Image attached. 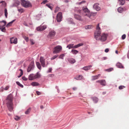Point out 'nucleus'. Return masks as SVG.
Listing matches in <instances>:
<instances>
[{"instance_id":"a878e982","label":"nucleus","mask_w":129,"mask_h":129,"mask_svg":"<svg viewBox=\"0 0 129 129\" xmlns=\"http://www.w3.org/2000/svg\"><path fill=\"white\" fill-rule=\"evenodd\" d=\"M116 66L117 67L119 68H123V66L122 64L120 63H118L116 64Z\"/></svg>"},{"instance_id":"412c9836","label":"nucleus","mask_w":129,"mask_h":129,"mask_svg":"<svg viewBox=\"0 0 129 129\" xmlns=\"http://www.w3.org/2000/svg\"><path fill=\"white\" fill-rule=\"evenodd\" d=\"M28 79L29 80H32L35 79L34 78V74H30L29 76Z\"/></svg>"},{"instance_id":"7ed1b4c3","label":"nucleus","mask_w":129,"mask_h":129,"mask_svg":"<svg viewBox=\"0 0 129 129\" xmlns=\"http://www.w3.org/2000/svg\"><path fill=\"white\" fill-rule=\"evenodd\" d=\"M82 11L84 12L83 14L84 16H86L92 20L94 19V16L96 14L90 13L87 8H83Z\"/></svg>"},{"instance_id":"6e6552de","label":"nucleus","mask_w":129,"mask_h":129,"mask_svg":"<svg viewBox=\"0 0 129 129\" xmlns=\"http://www.w3.org/2000/svg\"><path fill=\"white\" fill-rule=\"evenodd\" d=\"M62 18V13L61 12H59L57 14V21L59 22L61 20Z\"/></svg>"},{"instance_id":"b1692460","label":"nucleus","mask_w":129,"mask_h":129,"mask_svg":"<svg viewBox=\"0 0 129 129\" xmlns=\"http://www.w3.org/2000/svg\"><path fill=\"white\" fill-rule=\"evenodd\" d=\"M31 84L32 86H36L39 85V83L36 82H34L32 83Z\"/></svg>"},{"instance_id":"69168bd1","label":"nucleus","mask_w":129,"mask_h":129,"mask_svg":"<svg viewBox=\"0 0 129 129\" xmlns=\"http://www.w3.org/2000/svg\"><path fill=\"white\" fill-rule=\"evenodd\" d=\"M106 91L104 92H103V95L105 94H106Z\"/></svg>"},{"instance_id":"72a5a7b5","label":"nucleus","mask_w":129,"mask_h":129,"mask_svg":"<svg viewBox=\"0 0 129 129\" xmlns=\"http://www.w3.org/2000/svg\"><path fill=\"white\" fill-rule=\"evenodd\" d=\"M0 4H1L3 6V7H5L6 6V3L4 1L1 2Z\"/></svg>"},{"instance_id":"4be33fe9","label":"nucleus","mask_w":129,"mask_h":129,"mask_svg":"<svg viewBox=\"0 0 129 129\" xmlns=\"http://www.w3.org/2000/svg\"><path fill=\"white\" fill-rule=\"evenodd\" d=\"M91 99L95 103H97L98 101V99L96 97H92L91 98Z\"/></svg>"},{"instance_id":"338daca9","label":"nucleus","mask_w":129,"mask_h":129,"mask_svg":"<svg viewBox=\"0 0 129 129\" xmlns=\"http://www.w3.org/2000/svg\"><path fill=\"white\" fill-rule=\"evenodd\" d=\"M40 108L41 109H43V108L44 107L43 106H40Z\"/></svg>"},{"instance_id":"f3484780","label":"nucleus","mask_w":129,"mask_h":129,"mask_svg":"<svg viewBox=\"0 0 129 129\" xmlns=\"http://www.w3.org/2000/svg\"><path fill=\"white\" fill-rule=\"evenodd\" d=\"M74 16L75 18L76 19L80 21L82 20V19L81 18V17L80 15H78L75 14L74 15Z\"/></svg>"},{"instance_id":"2f4dec72","label":"nucleus","mask_w":129,"mask_h":129,"mask_svg":"<svg viewBox=\"0 0 129 129\" xmlns=\"http://www.w3.org/2000/svg\"><path fill=\"white\" fill-rule=\"evenodd\" d=\"M31 108H29L28 109L26 110L25 112V113L26 114H28L29 113L30 111H31Z\"/></svg>"},{"instance_id":"13d9d810","label":"nucleus","mask_w":129,"mask_h":129,"mask_svg":"<svg viewBox=\"0 0 129 129\" xmlns=\"http://www.w3.org/2000/svg\"><path fill=\"white\" fill-rule=\"evenodd\" d=\"M54 75L53 74H49L48 75V76L49 77H52L54 76Z\"/></svg>"},{"instance_id":"79ce46f5","label":"nucleus","mask_w":129,"mask_h":129,"mask_svg":"<svg viewBox=\"0 0 129 129\" xmlns=\"http://www.w3.org/2000/svg\"><path fill=\"white\" fill-rule=\"evenodd\" d=\"M9 86L7 85L4 88V90H7L9 89Z\"/></svg>"},{"instance_id":"9d476101","label":"nucleus","mask_w":129,"mask_h":129,"mask_svg":"<svg viewBox=\"0 0 129 129\" xmlns=\"http://www.w3.org/2000/svg\"><path fill=\"white\" fill-rule=\"evenodd\" d=\"M47 26L46 25H41L37 27V29L38 31H41L45 30Z\"/></svg>"},{"instance_id":"5fc2aeb1","label":"nucleus","mask_w":129,"mask_h":129,"mask_svg":"<svg viewBox=\"0 0 129 129\" xmlns=\"http://www.w3.org/2000/svg\"><path fill=\"white\" fill-rule=\"evenodd\" d=\"M125 37L126 35L125 34L123 35L122 36V39L123 40L125 38Z\"/></svg>"},{"instance_id":"473e14b6","label":"nucleus","mask_w":129,"mask_h":129,"mask_svg":"<svg viewBox=\"0 0 129 129\" xmlns=\"http://www.w3.org/2000/svg\"><path fill=\"white\" fill-rule=\"evenodd\" d=\"M4 13L5 17L6 18H7V15L8 14V13L7 12V11L6 9H5L4 10Z\"/></svg>"},{"instance_id":"20e7f679","label":"nucleus","mask_w":129,"mask_h":129,"mask_svg":"<svg viewBox=\"0 0 129 129\" xmlns=\"http://www.w3.org/2000/svg\"><path fill=\"white\" fill-rule=\"evenodd\" d=\"M21 0V4L25 8L29 7L31 6V4L29 2L26 1L24 0Z\"/></svg>"},{"instance_id":"c756f323","label":"nucleus","mask_w":129,"mask_h":129,"mask_svg":"<svg viewBox=\"0 0 129 129\" xmlns=\"http://www.w3.org/2000/svg\"><path fill=\"white\" fill-rule=\"evenodd\" d=\"M120 2V5H124L125 3V0H118Z\"/></svg>"},{"instance_id":"f257e3e1","label":"nucleus","mask_w":129,"mask_h":129,"mask_svg":"<svg viewBox=\"0 0 129 129\" xmlns=\"http://www.w3.org/2000/svg\"><path fill=\"white\" fill-rule=\"evenodd\" d=\"M96 29L94 33V38L96 40H100L102 42L105 41L107 39L108 35L106 34L103 33L101 35V28L99 23L97 25Z\"/></svg>"},{"instance_id":"1a4fd4ad","label":"nucleus","mask_w":129,"mask_h":129,"mask_svg":"<svg viewBox=\"0 0 129 129\" xmlns=\"http://www.w3.org/2000/svg\"><path fill=\"white\" fill-rule=\"evenodd\" d=\"M55 34L56 32L55 31L52 30L49 32L48 36L50 38L52 39L55 36Z\"/></svg>"},{"instance_id":"09e8293b","label":"nucleus","mask_w":129,"mask_h":129,"mask_svg":"<svg viewBox=\"0 0 129 129\" xmlns=\"http://www.w3.org/2000/svg\"><path fill=\"white\" fill-rule=\"evenodd\" d=\"M113 69L112 68H110L106 70V71H107L108 72H110L112 71L113 70Z\"/></svg>"},{"instance_id":"4d7b16f0","label":"nucleus","mask_w":129,"mask_h":129,"mask_svg":"<svg viewBox=\"0 0 129 129\" xmlns=\"http://www.w3.org/2000/svg\"><path fill=\"white\" fill-rule=\"evenodd\" d=\"M19 71H20V74L22 75L23 74V72L22 70L21 69L19 70Z\"/></svg>"},{"instance_id":"052dcab7","label":"nucleus","mask_w":129,"mask_h":129,"mask_svg":"<svg viewBox=\"0 0 129 129\" xmlns=\"http://www.w3.org/2000/svg\"><path fill=\"white\" fill-rule=\"evenodd\" d=\"M85 2V1H82L81 2L79 3V4H81L82 3H84Z\"/></svg>"},{"instance_id":"39448f33","label":"nucleus","mask_w":129,"mask_h":129,"mask_svg":"<svg viewBox=\"0 0 129 129\" xmlns=\"http://www.w3.org/2000/svg\"><path fill=\"white\" fill-rule=\"evenodd\" d=\"M83 45V44L82 43H81L78 44L74 46V44H71L67 46V48H68L69 49L73 48H78V47L82 46Z\"/></svg>"},{"instance_id":"680f3d73","label":"nucleus","mask_w":129,"mask_h":129,"mask_svg":"<svg viewBox=\"0 0 129 129\" xmlns=\"http://www.w3.org/2000/svg\"><path fill=\"white\" fill-rule=\"evenodd\" d=\"M23 25L26 26H28V25L27 24V23L26 22H24V23H23Z\"/></svg>"},{"instance_id":"7c9ffc66","label":"nucleus","mask_w":129,"mask_h":129,"mask_svg":"<svg viewBox=\"0 0 129 129\" xmlns=\"http://www.w3.org/2000/svg\"><path fill=\"white\" fill-rule=\"evenodd\" d=\"M67 20L69 23H72L73 22V19L70 18H68Z\"/></svg>"},{"instance_id":"603ef678","label":"nucleus","mask_w":129,"mask_h":129,"mask_svg":"<svg viewBox=\"0 0 129 129\" xmlns=\"http://www.w3.org/2000/svg\"><path fill=\"white\" fill-rule=\"evenodd\" d=\"M46 5L49 8L52 10V7L49 4H47Z\"/></svg>"},{"instance_id":"37998d69","label":"nucleus","mask_w":129,"mask_h":129,"mask_svg":"<svg viewBox=\"0 0 129 129\" xmlns=\"http://www.w3.org/2000/svg\"><path fill=\"white\" fill-rule=\"evenodd\" d=\"M64 54H62L60 55L59 56V58H60L63 59V57L64 56Z\"/></svg>"},{"instance_id":"bf43d9fd","label":"nucleus","mask_w":129,"mask_h":129,"mask_svg":"<svg viewBox=\"0 0 129 129\" xmlns=\"http://www.w3.org/2000/svg\"><path fill=\"white\" fill-rule=\"evenodd\" d=\"M109 51V49L108 48H107L105 49V52H106L107 53Z\"/></svg>"},{"instance_id":"a18cd8bd","label":"nucleus","mask_w":129,"mask_h":129,"mask_svg":"<svg viewBox=\"0 0 129 129\" xmlns=\"http://www.w3.org/2000/svg\"><path fill=\"white\" fill-rule=\"evenodd\" d=\"M30 41L32 45H33L35 44V43L34 42V41L33 39H30Z\"/></svg>"},{"instance_id":"dca6fc26","label":"nucleus","mask_w":129,"mask_h":129,"mask_svg":"<svg viewBox=\"0 0 129 129\" xmlns=\"http://www.w3.org/2000/svg\"><path fill=\"white\" fill-rule=\"evenodd\" d=\"M91 65H89L84 67L82 68V69L85 71H88L90 70L91 68Z\"/></svg>"},{"instance_id":"c85d7f7f","label":"nucleus","mask_w":129,"mask_h":129,"mask_svg":"<svg viewBox=\"0 0 129 129\" xmlns=\"http://www.w3.org/2000/svg\"><path fill=\"white\" fill-rule=\"evenodd\" d=\"M36 65L38 68L40 70L41 69V67L40 63L38 62H37L36 63Z\"/></svg>"},{"instance_id":"6ab92c4d","label":"nucleus","mask_w":129,"mask_h":129,"mask_svg":"<svg viewBox=\"0 0 129 129\" xmlns=\"http://www.w3.org/2000/svg\"><path fill=\"white\" fill-rule=\"evenodd\" d=\"M34 78L36 79L37 78H39L41 77V75L39 72H37L36 74H34Z\"/></svg>"},{"instance_id":"cd10ccee","label":"nucleus","mask_w":129,"mask_h":129,"mask_svg":"<svg viewBox=\"0 0 129 129\" xmlns=\"http://www.w3.org/2000/svg\"><path fill=\"white\" fill-rule=\"evenodd\" d=\"M83 78V76L82 75H79L78 76L75 78L76 79L80 80L82 79Z\"/></svg>"},{"instance_id":"5701e85b","label":"nucleus","mask_w":129,"mask_h":129,"mask_svg":"<svg viewBox=\"0 0 129 129\" xmlns=\"http://www.w3.org/2000/svg\"><path fill=\"white\" fill-rule=\"evenodd\" d=\"M93 26L91 25H89L86 26L85 28L86 29H90L92 28Z\"/></svg>"},{"instance_id":"f8f14e48","label":"nucleus","mask_w":129,"mask_h":129,"mask_svg":"<svg viewBox=\"0 0 129 129\" xmlns=\"http://www.w3.org/2000/svg\"><path fill=\"white\" fill-rule=\"evenodd\" d=\"M17 40L16 38L12 37L10 39V42L11 44H16L17 42Z\"/></svg>"},{"instance_id":"58836bf2","label":"nucleus","mask_w":129,"mask_h":129,"mask_svg":"<svg viewBox=\"0 0 129 129\" xmlns=\"http://www.w3.org/2000/svg\"><path fill=\"white\" fill-rule=\"evenodd\" d=\"M1 29L2 31V32H6V29L5 27H3L2 28H1Z\"/></svg>"},{"instance_id":"864d4df0","label":"nucleus","mask_w":129,"mask_h":129,"mask_svg":"<svg viewBox=\"0 0 129 129\" xmlns=\"http://www.w3.org/2000/svg\"><path fill=\"white\" fill-rule=\"evenodd\" d=\"M36 93L38 95H39L41 94V92L38 91H36Z\"/></svg>"},{"instance_id":"8fccbe9b","label":"nucleus","mask_w":129,"mask_h":129,"mask_svg":"<svg viewBox=\"0 0 129 129\" xmlns=\"http://www.w3.org/2000/svg\"><path fill=\"white\" fill-rule=\"evenodd\" d=\"M24 38L26 42H28V38L26 37H24Z\"/></svg>"},{"instance_id":"ea45409f","label":"nucleus","mask_w":129,"mask_h":129,"mask_svg":"<svg viewBox=\"0 0 129 129\" xmlns=\"http://www.w3.org/2000/svg\"><path fill=\"white\" fill-rule=\"evenodd\" d=\"M14 118L16 120H18L20 119V118L17 116H16Z\"/></svg>"},{"instance_id":"c9c22d12","label":"nucleus","mask_w":129,"mask_h":129,"mask_svg":"<svg viewBox=\"0 0 129 129\" xmlns=\"http://www.w3.org/2000/svg\"><path fill=\"white\" fill-rule=\"evenodd\" d=\"M58 56V55H56L54 56H53L51 58V60H52L55 59L56 57H57Z\"/></svg>"},{"instance_id":"2eb2a0df","label":"nucleus","mask_w":129,"mask_h":129,"mask_svg":"<svg viewBox=\"0 0 129 129\" xmlns=\"http://www.w3.org/2000/svg\"><path fill=\"white\" fill-rule=\"evenodd\" d=\"M100 75V74H99L95 76H92L91 77V80L93 81L98 79Z\"/></svg>"},{"instance_id":"f704fd0d","label":"nucleus","mask_w":129,"mask_h":129,"mask_svg":"<svg viewBox=\"0 0 129 129\" xmlns=\"http://www.w3.org/2000/svg\"><path fill=\"white\" fill-rule=\"evenodd\" d=\"M16 84L18 85L19 86H20V87H23V86L21 84L20 82L18 81L16 82Z\"/></svg>"},{"instance_id":"6e6d98bb","label":"nucleus","mask_w":129,"mask_h":129,"mask_svg":"<svg viewBox=\"0 0 129 129\" xmlns=\"http://www.w3.org/2000/svg\"><path fill=\"white\" fill-rule=\"evenodd\" d=\"M4 90V88L3 86H2L0 88L1 91V92H3Z\"/></svg>"},{"instance_id":"ddd939ff","label":"nucleus","mask_w":129,"mask_h":129,"mask_svg":"<svg viewBox=\"0 0 129 129\" xmlns=\"http://www.w3.org/2000/svg\"><path fill=\"white\" fill-rule=\"evenodd\" d=\"M99 4L96 3L94 4L93 6V8L97 11H99L100 10V7L99 6Z\"/></svg>"},{"instance_id":"c03bdc74","label":"nucleus","mask_w":129,"mask_h":129,"mask_svg":"<svg viewBox=\"0 0 129 129\" xmlns=\"http://www.w3.org/2000/svg\"><path fill=\"white\" fill-rule=\"evenodd\" d=\"M48 1L47 0H44L43 1V2L41 3V4H45L46 3H48Z\"/></svg>"},{"instance_id":"e433bc0d","label":"nucleus","mask_w":129,"mask_h":129,"mask_svg":"<svg viewBox=\"0 0 129 129\" xmlns=\"http://www.w3.org/2000/svg\"><path fill=\"white\" fill-rule=\"evenodd\" d=\"M59 9H60V8L59 7H57L56 8V9L55 10V11H54L56 13V12H57L58 11H59Z\"/></svg>"},{"instance_id":"f03ea898","label":"nucleus","mask_w":129,"mask_h":129,"mask_svg":"<svg viewBox=\"0 0 129 129\" xmlns=\"http://www.w3.org/2000/svg\"><path fill=\"white\" fill-rule=\"evenodd\" d=\"M13 96L11 94H9L6 99V104L9 110L11 112L13 110V105L12 103Z\"/></svg>"},{"instance_id":"de8ad7c7","label":"nucleus","mask_w":129,"mask_h":129,"mask_svg":"<svg viewBox=\"0 0 129 129\" xmlns=\"http://www.w3.org/2000/svg\"><path fill=\"white\" fill-rule=\"evenodd\" d=\"M22 79L24 81H26L27 80V79L25 76H23L22 78Z\"/></svg>"},{"instance_id":"3c124183","label":"nucleus","mask_w":129,"mask_h":129,"mask_svg":"<svg viewBox=\"0 0 129 129\" xmlns=\"http://www.w3.org/2000/svg\"><path fill=\"white\" fill-rule=\"evenodd\" d=\"M52 68H49V70L47 71V72L48 73L49 72H51L52 71Z\"/></svg>"},{"instance_id":"0e129e2a","label":"nucleus","mask_w":129,"mask_h":129,"mask_svg":"<svg viewBox=\"0 0 129 129\" xmlns=\"http://www.w3.org/2000/svg\"><path fill=\"white\" fill-rule=\"evenodd\" d=\"M107 58V57H104L102 59H103V60H106V59Z\"/></svg>"},{"instance_id":"a19ab883","label":"nucleus","mask_w":129,"mask_h":129,"mask_svg":"<svg viewBox=\"0 0 129 129\" xmlns=\"http://www.w3.org/2000/svg\"><path fill=\"white\" fill-rule=\"evenodd\" d=\"M125 86H123L121 85V86H119V89L121 90V89H123L124 88H125Z\"/></svg>"},{"instance_id":"a211bd4d","label":"nucleus","mask_w":129,"mask_h":129,"mask_svg":"<svg viewBox=\"0 0 129 129\" xmlns=\"http://www.w3.org/2000/svg\"><path fill=\"white\" fill-rule=\"evenodd\" d=\"M6 24V22L5 21H3L0 22V25L1 28L5 26Z\"/></svg>"},{"instance_id":"0eeeda50","label":"nucleus","mask_w":129,"mask_h":129,"mask_svg":"<svg viewBox=\"0 0 129 129\" xmlns=\"http://www.w3.org/2000/svg\"><path fill=\"white\" fill-rule=\"evenodd\" d=\"M40 61L41 63V64L42 67H46L45 62V59L44 58V57L42 56L40 57Z\"/></svg>"},{"instance_id":"4c0bfd02","label":"nucleus","mask_w":129,"mask_h":129,"mask_svg":"<svg viewBox=\"0 0 129 129\" xmlns=\"http://www.w3.org/2000/svg\"><path fill=\"white\" fill-rule=\"evenodd\" d=\"M70 62L71 63H74L76 62V61L74 59H72L70 60Z\"/></svg>"},{"instance_id":"49530a36","label":"nucleus","mask_w":129,"mask_h":129,"mask_svg":"<svg viewBox=\"0 0 129 129\" xmlns=\"http://www.w3.org/2000/svg\"><path fill=\"white\" fill-rule=\"evenodd\" d=\"M18 10L19 12H21V13H22L23 11V10L22 8L19 9Z\"/></svg>"},{"instance_id":"774afa93","label":"nucleus","mask_w":129,"mask_h":129,"mask_svg":"<svg viewBox=\"0 0 129 129\" xmlns=\"http://www.w3.org/2000/svg\"><path fill=\"white\" fill-rule=\"evenodd\" d=\"M22 76V75L20 74V75L18 76V78H19V77H20Z\"/></svg>"},{"instance_id":"423d86ee","label":"nucleus","mask_w":129,"mask_h":129,"mask_svg":"<svg viewBox=\"0 0 129 129\" xmlns=\"http://www.w3.org/2000/svg\"><path fill=\"white\" fill-rule=\"evenodd\" d=\"M61 50L62 47L61 46H57L54 48L53 52L54 53H57L61 51Z\"/></svg>"},{"instance_id":"9b49d317","label":"nucleus","mask_w":129,"mask_h":129,"mask_svg":"<svg viewBox=\"0 0 129 129\" xmlns=\"http://www.w3.org/2000/svg\"><path fill=\"white\" fill-rule=\"evenodd\" d=\"M96 83H99L103 86H105L106 85V82L105 80H101L96 81Z\"/></svg>"},{"instance_id":"e2e57ef3","label":"nucleus","mask_w":129,"mask_h":129,"mask_svg":"<svg viewBox=\"0 0 129 129\" xmlns=\"http://www.w3.org/2000/svg\"><path fill=\"white\" fill-rule=\"evenodd\" d=\"M77 89V88L76 87H73V90H76Z\"/></svg>"},{"instance_id":"393cba45","label":"nucleus","mask_w":129,"mask_h":129,"mask_svg":"<svg viewBox=\"0 0 129 129\" xmlns=\"http://www.w3.org/2000/svg\"><path fill=\"white\" fill-rule=\"evenodd\" d=\"M15 20H12V21L10 22L9 23H8L6 27H8L11 25L15 21Z\"/></svg>"},{"instance_id":"aec40b11","label":"nucleus","mask_w":129,"mask_h":129,"mask_svg":"<svg viewBox=\"0 0 129 129\" xmlns=\"http://www.w3.org/2000/svg\"><path fill=\"white\" fill-rule=\"evenodd\" d=\"M33 65L32 64H30L28 66L27 69V71L28 72H29L31 70V69H32L33 68Z\"/></svg>"},{"instance_id":"bb28decb","label":"nucleus","mask_w":129,"mask_h":129,"mask_svg":"<svg viewBox=\"0 0 129 129\" xmlns=\"http://www.w3.org/2000/svg\"><path fill=\"white\" fill-rule=\"evenodd\" d=\"M71 52L73 54L75 55L78 53V51L76 50L72 49V50Z\"/></svg>"},{"instance_id":"4468645a","label":"nucleus","mask_w":129,"mask_h":129,"mask_svg":"<svg viewBox=\"0 0 129 129\" xmlns=\"http://www.w3.org/2000/svg\"><path fill=\"white\" fill-rule=\"evenodd\" d=\"M126 10L125 7L122 8L121 7H119L117 9L118 12L120 13H122L124 11H125Z\"/></svg>"}]
</instances>
